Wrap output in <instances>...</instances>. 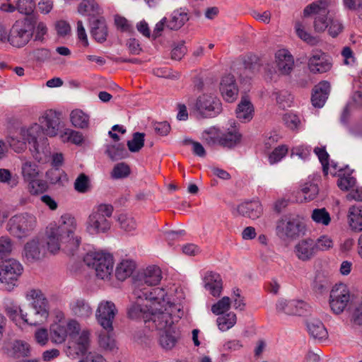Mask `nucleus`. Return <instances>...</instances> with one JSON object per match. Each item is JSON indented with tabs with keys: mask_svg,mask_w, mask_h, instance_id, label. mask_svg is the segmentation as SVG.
<instances>
[{
	"mask_svg": "<svg viewBox=\"0 0 362 362\" xmlns=\"http://www.w3.org/2000/svg\"><path fill=\"white\" fill-rule=\"evenodd\" d=\"M236 315L232 312L221 315L216 320L218 327L222 332H226L232 328L236 324Z\"/></svg>",
	"mask_w": 362,
	"mask_h": 362,
	"instance_id": "nucleus-43",
	"label": "nucleus"
},
{
	"mask_svg": "<svg viewBox=\"0 0 362 362\" xmlns=\"http://www.w3.org/2000/svg\"><path fill=\"white\" fill-rule=\"evenodd\" d=\"M220 92L223 99L228 103H233L236 100L238 88L233 75L226 74L222 77L220 83Z\"/></svg>",
	"mask_w": 362,
	"mask_h": 362,
	"instance_id": "nucleus-20",
	"label": "nucleus"
},
{
	"mask_svg": "<svg viewBox=\"0 0 362 362\" xmlns=\"http://www.w3.org/2000/svg\"><path fill=\"white\" fill-rule=\"evenodd\" d=\"M76 219L69 214L62 215L57 223L50 224L47 228L48 251L55 254L62 250L68 255H74L81 242V238L76 234Z\"/></svg>",
	"mask_w": 362,
	"mask_h": 362,
	"instance_id": "nucleus-1",
	"label": "nucleus"
},
{
	"mask_svg": "<svg viewBox=\"0 0 362 362\" xmlns=\"http://www.w3.org/2000/svg\"><path fill=\"white\" fill-rule=\"evenodd\" d=\"M144 134L136 132L132 140L127 141V146L131 152H138L144 145Z\"/></svg>",
	"mask_w": 362,
	"mask_h": 362,
	"instance_id": "nucleus-50",
	"label": "nucleus"
},
{
	"mask_svg": "<svg viewBox=\"0 0 362 362\" xmlns=\"http://www.w3.org/2000/svg\"><path fill=\"white\" fill-rule=\"evenodd\" d=\"M311 218L315 223L325 226L329 225L331 221L329 214L325 208L314 209Z\"/></svg>",
	"mask_w": 362,
	"mask_h": 362,
	"instance_id": "nucleus-48",
	"label": "nucleus"
},
{
	"mask_svg": "<svg viewBox=\"0 0 362 362\" xmlns=\"http://www.w3.org/2000/svg\"><path fill=\"white\" fill-rule=\"evenodd\" d=\"M308 304L302 300H280L276 304V310L288 315H302L307 311Z\"/></svg>",
	"mask_w": 362,
	"mask_h": 362,
	"instance_id": "nucleus-19",
	"label": "nucleus"
},
{
	"mask_svg": "<svg viewBox=\"0 0 362 362\" xmlns=\"http://www.w3.org/2000/svg\"><path fill=\"white\" fill-rule=\"evenodd\" d=\"M13 250L11 240L6 236L0 238V259H4L9 255Z\"/></svg>",
	"mask_w": 362,
	"mask_h": 362,
	"instance_id": "nucleus-60",
	"label": "nucleus"
},
{
	"mask_svg": "<svg viewBox=\"0 0 362 362\" xmlns=\"http://www.w3.org/2000/svg\"><path fill=\"white\" fill-rule=\"evenodd\" d=\"M21 173L24 179L30 181L37 177L39 174V169L35 163L25 161L22 164Z\"/></svg>",
	"mask_w": 362,
	"mask_h": 362,
	"instance_id": "nucleus-46",
	"label": "nucleus"
},
{
	"mask_svg": "<svg viewBox=\"0 0 362 362\" xmlns=\"http://www.w3.org/2000/svg\"><path fill=\"white\" fill-rule=\"evenodd\" d=\"M25 298L30 303V313H21L23 321L30 325H38L45 322L49 314L47 298L40 289L31 288L26 291Z\"/></svg>",
	"mask_w": 362,
	"mask_h": 362,
	"instance_id": "nucleus-4",
	"label": "nucleus"
},
{
	"mask_svg": "<svg viewBox=\"0 0 362 362\" xmlns=\"http://www.w3.org/2000/svg\"><path fill=\"white\" fill-rule=\"evenodd\" d=\"M330 91V84L326 81H322L316 85L311 97V102L314 107H322L325 105Z\"/></svg>",
	"mask_w": 362,
	"mask_h": 362,
	"instance_id": "nucleus-23",
	"label": "nucleus"
},
{
	"mask_svg": "<svg viewBox=\"0 0 362 362\" xmlns=\"http://www.w3.org/2000/svg\"><path fill=\"white\" fill-rule=\"evenodd\" d=\"M20 135L21 139L26 141V144H28L33 158L38 162L45 160L50 153V149L42 127L34 123L28 127H22L20 129Z\"/></svg>",
	"mask_w": 362,
	"mask_h": 362,
	"instance_id": "nucleus-3",
	"label": "nucleus"
},
{
	"mask_svg": "<svg viewBox=\"0 0 362 362\" xmlns=\"http://www.w3.org/2000/svg\"><path fill=\"white\" fill-rule=\"evenodd\" d=\"M135 269V264L132 260H123L116 267L115 276L119 281H124L130 276Z\"/></svg>",
	"mask_w": 362,
	"mask_h": 362,
	"instance_id": "nucleus-36",
	"label": "nucleus"
},
{
	"mask_svg": "<svg viewBox=\"0 0 362 362\" xmlns=\"http://www.w3.org/2000/svg\"><path fill=\"white\" fill-rule=\"evenodd\" d=\"M24 252L26 259L30 262L40 259L45 253L40 242L35 240H32L25 244Z\"/></svg>",
	"mask_w": 362,
	"mask_h": 362,
	"instance_id": "nucleus-33",
	"label": "nucleus"
},
{
	"mask_svg": "<svg viewBox=\"0 0 362 362\" xmlns=\"http://www.w3.org/2000/svg\"><path fill=\"white\" fill-rule=\"evenodd\" d=\"M39 124L45 136L51 137L57 135L60 127V114L52 109L44 111L40 116Z\"/></svg>",
	"mask_w": 362,
	"mask_h": 362,
	"instance_id": "nucleus-17",
	"label": "nucleus"
},
{
	"mask_svg": "<svg viewBox=\"0 0 362 362\" xmlns=\"http://www.w3.org/2000/svg\"><path fill=\"white\" fill-rule=\"evenodd\" d=\"M241 138L242 135L239 131L232 127L227 132L220 134L218 144L224 148H232L240 142Z\"/></svg>",
	"mask_w": 362,
	"mask_h": 362,
	"instance_id": "nucleus-28",
	"label": "nucleus"
},
{
	"mask_svg": "<svg viewBox=\"0 0 362 362\" xmlns=\"http://www.w3.org/2000/svg\"><path fill=\"white\" fill-rule=\"evenodd\" d=\"M84 262L89 268L95 271L98 278L107 279L113 272V257L104 252H90L85 258Z\"/></svg>",
	"mask_w": 362,
	"mask_h": 362,
	"instance_id": "nucleus-7",
	"label": "nucleus"
},
{
	"mask_svg": "<svg viewBox=\"0 0 362 362\" xmlns=\"http://www.w3.org/2000/svg\"><path fill=\"white\" fill-rule=\"evenodd\" d=\"M183 313L177 305L169 302H161L156 304L151 311L149 317L150 322H147V327H154L159 332L168 329L172 327L175 321L182 317Z\"/></svg>",
	"mask_w": 362,
	"mask_h": 362,
	"instance_id": "nucleus-5",
	"label": "nucleus"
},
{
	"mask_svg": "<svg viewBox=\"0 0 362 362\" xmlns=\"http://www.w3.org/2000/svg\"><path fill=\"white\" fill-rule=\"evenodd\" d=\"M237 118L242 122H250L254 115V107L247 97H242L235 110Z\"/></svg>",
	"mask_w": 362,
	"mask_h": 362,
	"instance_id": "nucleus-27",
	"label": "nucleus"
},
{
	"mask_svg": "<svg viewBox=\"0 0 362 362\" xmlns=\"http://www.w3.org/2000/svg\"><path fill=\"white\" fill-rule=\"evenodd\" d=\"M348 218L350 227L356 231H362V209L359 206H352L349 209Z\"/></svg>",
	"mask_w": 362,
	"mask_h": 362,
	"instance_id": "nucleus-34",
	"label": "nucleus"
},
{
	"mask_svg": "<svg viewBox=\"0 0 362 362\" xmlns=\"http://www.w3.org/2000/svg\"><path fill=\"white\" fill-rule=\"evenodd\" d=\"M237 211L239 214L255 220L262 215L263 210L259 201H251L238 205Z\"/></svg>",
	"mask_w": 362,
	"mask_h": 362,
	"instance_id": "nucleus-25",
	"label": "nucleus"
},
{
	"mask_svg": "<svg viewBox=\"0 0 362 362\" xmlns=\"http://www.w3.org/2000/svg\"><path fill=\"white\" fill-rule=\"evenodd\" d=\"M315 243L316 252H317L319 250L326 251L333 247L332 240L326 235L320 237L316 241H315Z\"/></svg>",
	"mask_w": 362,
	"mask_h": 362,
	"instance_id": "nucleus-64",
	"label": "nucleus"
},
{
	"mask_svg": "<svg viewBox=\"0 0 362 362\" xmlns=\"http://www.w3.org/2000/svg\"><path fill=\"white\" fill-rule=\"evenodd\" d=\"M72 313L81 318H87L93 313V310L84 299H76L70 303Z\"/></svg>",
	"mask_w": 362,
	"mask_h": 362,
	"instance_id": "nucleus-32",
	"label": "nucleus"
},
{
	"mask_svg": "<svg viewBox=\"0 0 362 362\" xmlns=\"http://www.w3.org/2000/svg\"><path fill=\"white\" fill-rule=\"evenodd\" d=\"M70 120L71 124L76 128L85 129L89 125V116L79 109L71 111Z\"/></svg>",
	"mask_w": 362,
	"mask_h": 362,
	"instance_id": "nucleus-38",
	"label": "nucleus"
},
{
	"mask_svg": "<svg viewBox=\"0 0 362 362\" xmlns=\"http://www.w3.org/2000/svg\"><path fill=\"white\" fill-rule=\"evenodd\" d=\"M177 341V337L175 335L173 328L165 329L159 333V344L165 350L173 349Z\"/></svg>",
	"mask_w": 362,
	"mask_h": 362,
	"instance_id": "nucleus-35",
	"label": "nucleus"
},
{
	"mask_svg": "<svg viewBox=\"0 0 362 362\" xmlns=\"http://www.w3.org/2000/svg\"><path fill=\"white\" fill-rule=\"evenodd\" d=\"M67 337V329L64 325L54 324L50 327L49 337L55 344L63 343Z\"/></svg>",
	"mask_w": 362,
	"mask_h": 362,
	"instance_id": "nucleus-40",
	"label": "nucleus"
},
{
	"mask_svg": "<svg viewBox=\"0 0 362 362\" xmlns=\"http://www.w3.org/2000/svg\"><path fill=\"white\" fill-rule=\"evenodd\" d=\"M314 152L318 156V158L322 165V170L325 175L328 174L329 170V154L324 148L317 147Z\"/></svg>",
	"mask_w": 362,
	"mask_h": 362,
	"instance_id": "nucleus-63",
	"label": "nucleus"
},
{
	"mask_svg": "<svg viewBox=\"0 0 362 362\" xmlns=\"http://www.w3.org/2000/svg\"><path fill=\"white\" fill-rule=\"evenodd\" d=\"M162 279L160 269L156 266H150L139 274L133 283V294L138 298H145L148 302L156 301L158 304L164 303L166 291L162 288L151 286L157 285Z\"/></svg>",
	"mask_w": 362,
	"mask_h": 362,
	"instance_id": "nucleus-2",
	"label": "nucleus"
},
{
	"mask_svg": "<svg viewBox=\"0 0 362 362\" xmlns=\"http://www.w3.org/2000/svg\"><path fill=\"white\" fill-rule=\"evenodd\" d=\"M222 111L220 100L212 94L199 95L192 109V112L197 118H211L219 115Z\"/></svg>",
	"mask_w": 362,
	"mask_h": 362,
	"instance_id": "nucleus-11",
	"label": "nucleus"
},
{
	"mask_svg": "<svg viewBox=\"0 0 362 362\" xmlns=\"http://www.w3.org/2000/svg\"><path fill=\"white\" fill-rule=\"evenodd\" d=\"M288 148L286 146L281 145L275 148L269 156V162L270 164H274L280 161L287 153Z\"/></svg>",
	"mask_w": 362,
	"mask_h": 362,
	"instance_id": "nucleus-55",
	"label": "nucleus"
},
{
	"mask_svg": "<svg viewBox=\"0 0 362 362\" xmlns=\"http://www.w3.org/2000/svg\"><path fill=\"white\" fill-rule=\"evenodd\" d=\"M101 11L95 0H83L78 7V12L81 15L95 16L101 13Z\"/></svg>",
	"mask_w": 362,
	"mask_h": 362,
	"instance_id": "nucleus-42",
	"label": "nucleus"
},
{
	"mask_svg": "<svg viewBox=\"0 0 362 362\" xmlns=\"http://www.w3.org/2000/svg\"><path fill=\"white\" fill-rule=\"evenodd\" d=\"M117 313L115 305L112 301H102L95 313L96 320L104 329L113 331L112 322Z\"/></svg>",
	"mask_w": 362,
	"mask_h": 362,
	"instance_id": "nucleus-16",
	"label": "nucleus"
},
{
	"mask_svg": "<svg viewBox=\"0 0 362 362\" xmlns=\"http://www.w3.org/2000/svg\"><path fill=\"white\" fill-rule=\"evenodd\" d=\"M22 271V265L16 259H11L3 262L0 265V282L4 284L6 290H12L16 286Z\"/></svg>",
	"mask_w": 362,
	"mask_h": 362,
	"instance_id": "nucleus-13",
	"label": "nucleus"
},
{
	"mask_svg": "<svg viewBox=\"0 0 362 362\" xmlns=\"http://www.w3.org/2000/svg\"><path fill=\"white\" fill-rule=\"evenodd\" d=\"M308 66L313 74H322L332 68L330 58L322 51L314 52L309 57Z\"/></svg>",
	"mask_w": 362,
	"mask_h": 362,
	"instance_id": "nucleus-18",
	"label": "nucleus"
},
{
	"mask_svg": "<svg viewBox=\"0 0 362 362\" xmlns=\"http://www.w3.org/2000/svg\"><path fill=\"white\" fill-rule=\"evenodd\" d=\"M130 173L129 165L125 163H119L114 166L110 175L112 178L118 180L128 177Z\"/></svg>",
	"mask_w": 362,
	"mask_h": 362,
	"instance_id": "nucleus-47",
	"label": "nucleus"
},
{
	"mask_svg": "<svg viewBox=\"0 0 362 362\" xmlns=\"http://www.w3.org/2000/svg\"><path fill=\"white\" fill-rule=\"evenodd\" d=\"M105 153L112 160H121L127 155L124 145L120 143L107 145Z\"/></svg>",
	"mask_w": 362,
	"mask_h": 362,
	"instance_id": "nucleus-41",
	"label": "nucleus"
},
{
	"mask_svg": "<svg viewBox=\"0 0 362 362\" xmlns=\"http://www.w3.org/2000/svg\"><path fill=\"white\" fill-rule=\"evenodd\" d=\"M62 177L66 178V175L57 168L50 169L46 173V178L51 184H61Z\"/></svg>",
	"mask_w": 362,
	"mask_h": 362,
	"instance_id": "nucleus-57",
	"label": "nucleus"
},
{
	"mask_svg": "<svg viewBox=\"0 0 362 362\" xmlns=\"http://www.w3.org/2000/svg\"><path fill=\"white\" fill-rule=\"evenodd\" d=\"M90 187L88 177L83 173L80 174L74 182V189L80 193L86 192Z\"/></svg>",
	"mask_w": 362,
	"mask_h": 362,
	"instance_id": "nucleus-54",
	"label": "nucleus"
},
{
	"mask_svg": "<svg viewBox=\"0 0 362 362\" xmlns=\"http://www.w3.org/2000/svg\"><path fill=\"white\" fill-rule=\"evenodd\" d=\"M90 34L98 42L103 43L107 40L108 31L103 17L90 21Z\"/></svg>",
	"mask_w": 362,
	"mask_h": 362,
	"instance_id": "nucleus-26",
	"label": "nucleus"
},
{
	"mask_svg": "<svg viewBox=\"0 0 362 362\" xmlns=\"http://www.w3.org/2000/svg\"><path fill=\"white\" fill-rule=\"evenodd\" d=\"M204 288L214 297L221 295L223 283L221 276L215 272H207L204 278Z\"/></svg>",
	"mask_w": 362,
	"mask_h": 362,
	"instance_id": "nucleus-24",
	"label": "nucleus"
},
{
	"mask_svg": "<svg viewBox=\"0 0 362 362\" xmlns=\"http://www.w3.org/2000/svg\"><path fill=\"white\" fill-rule=\"evenodd\" d=\"M301 192L304 195V199L310 201L315 198L316 195L318 194L319 189L317 185L315 184L305 183L302 187Z\"/></svg>",
	"mask_w": 362,
	"mask_h": 362,
	"instance_id": "nucleus-61",
	"label": "nucleus"
},
{
	"mask_svg": "<svg viewBox=\"0 0 362 362\" xmlns=\"http://www.w3.org/2000/svg\"><path fill=\"white\" fill-rule=\"evenodd\" d=\"M113 206L111 204H101L95 207L86 221V230L90 234L107 232L111 227L110 221Z\"/></svg>",
	"mask_w": 362,
	"mask_h": 362,
	"instance_id": "nucleus-6",
	"label": "nucleus"
},
{
	"mask_svg": "<svg viewBox=\"0 0 362 362\" xmlns=\"http://www.w3.org/2000/svg\"><path fill=\"white\" fill-rule=\"evenodd\" d=\"M330 284L331 283L328 277L318 273L315 275L312 283V289L317 294H323L327 291Z\"/></svg>",
	"mask_w": 362,
	"mask_h": 362,
	"instance_id": "nucleus-39",
	"label": "nucleus"
},
{
	"mask_svg": "<svg viewBox=\"0 0 362 362\" xmlns=\"http://www.w3.org/2000/svg\"><path fill=\"white\" fill-rule=\"evenodd\" d=\"M35 25L29 18L16 21L8 33V42L14 47L25 46L34 35Z\"/></svg>",
	"mask_w": 362,
	"mask_h": 362,
	"instance_id": "nucleus-10",
	"label": "nucleus"
},
{
	"mask_svg": "<svg viewBox=\"0 0 362 362\" xmlns=\"http://www.w3.org/2000/svg\"><path fill=\"white\" fill-rule=\"evenodd\" d=\"M47 187L45 181L35 178L29 181L28 190L32 194H38L45 192Z\"/></svg>",
	"mask_w": 362,
	"mask_h": 362,
	"instance_id": "nucleus-56",
	"label": "nucleus"
},
{
	"mask_svg": "<svg viewBox=\"0 0 362 362\" xmlns=\"http://www.w3.org/2000/svg\"><path fill=\"white\" fill-rule=\"evenodd\" d=\"M37 218L30 213H21L9 218L6 229L9 233L18 238L28 237L37 226Z\"/></svg>",
	"mask_w": 362,
	"mask_h": 362,
	"instance_id": "nucleus-8",
	"label": "nucleus"
},
{
	"mask_svg": "<svg viewBox=\"0 0 362 362\" xmlns=\"http://www.w3.org/2000/svg\"><path fill=\"white\" fill-rule=\"evenodd\" d=\"M98 341L99 346L106 352L115 353L117 351L113 331H101L98 334Z\"/></svg>",
	"mask_w": 362,
	"mask_h": 362,
	"instance_id": "nucleus-30",
	"label": "nucleus"
},
{
	"mask_svg": "<svg viewBox=\"0 0 362 362\" xmlns=\"http://www.w3.org/2000/svg\"><path fill=\"white\" fill-rule=\"evenodd\" d=\"M275 63L278 71L284 75H288L294 67V59L287 49H279L275 54Z\"/></svg>",
	"mask_w": 362,
	"mask_h": 362,
	"instance_id": "nucleus-22",
	"label": "nucleus"
},
{
	"mask_svg": "<svg viewBox=\"0 0 362 362\" xmlns=\"http://www.w3.org/2000/svg\"><path fill=\"white\" fill-rule=\"evenodd\" d=\"M230 307V299L229 297L225 296L212 305L211 311L214 314L219 315L228 311Z\"/></svg>",
	"mask_w": 362,
	"mask_h": 362,
	"instance_id": "nucleus-52",
	"label": "nucleus"
},
{
	"mask_svg": "<svg viewBox=\"0 0 362 362\" xmlns=\"http://www.w3.org/2000/svg\"><path fill=\"white\" fill-rule=\"evenodd\" d=\"M117 221L119 228L126 233H134L137 228V223L134 217L130 214H121L118 215Z\"/></svg>",
	"mask_w": 362,
	"mask_h": 362,
	"instance_id": "nucleus-37",
	"label": "nucleus"
},
{
	"mask_svg": "<svg viewBox=\"0 0 362 362\" xmlns=\"http://www.w3.org/2000/svg\"><path fill=\"white\" fill-rule=\"evenodd\" d=\"M5 312L8 317L16 324L21 320H23L21 313H24L20 306L13 301H8L5 305Z\"/></svg>",
	"mask_w": 362,
	"mask_h": 362,
	"instance_id": "nucleus-45",
	"label": "nucleus"
},
{
	"mask_svg": "<svg viewBox=\"0 0 362 362\" xmlns=\"http://www.w3.org/2000/svg\"><path fill=\"white\" fill-rule=\"evenodd\" d=\"M219 138V131L214 127L206 129L202 134V139L209 146H214L218 144Z\"/></svg>",
	"mask_w": 362,
	"mask_h": 362,
	"instance_id": "nucleus-49",
	"label": "nucleus"
},
{
	"mask_svg": "<svg viewBox=\"0 0 362 362\" xmlns=\"http://www.w3.org/2000/svg\"><path fill=\"white\" fill-rule=\"evenodd\" d=\"M60 136L63 141H71L77 145L81 144L83 140L81 133L69 129L62 134Z\"/></svg>",
	"mask_w": 362,
	"mask_h": 362,
	"instance_id": "nucleus-51",
	"label": "nucleus"
},
{
	"mask_svg": "<svg viewBox=\"0 0 362 362\" xmlns=\"http://www.w3.org/2000/svg\"><path fill=\"white\" fill-rule=\"evenodd\" d=\"M19 136H21L19 134ZM8 143L11 148H12L16 152L21 153L26 149V141L21 139V136H10L8 138Z\"/></svg>",
	"mask_w": 362,
	"mask_h": 362,
	"instance_id": "nucleus-62",
	"label": "nucleus"
},
{
	"mask_svg": "<svg viewBox=\"0 0 362 362\" xmlns=\"http://www.w3.org/2000/svg\"><path fill=\"white\" fill-rule=\"evenodd\" d=\"M303 223L295 216H284L276 222V232L281 238L296 239L304 233Z\"/></svg>",
	"mask_w": 362,
	"mask_h": 362,
	"instance_id": "nucleus-12",
	"label": "nucleus"
},
{
	"mask_svg": "<svg viewBox=\"0 0 362 362\" xmlns=\"http://www.w3.org/2000/svg\"><path fill=\"white\" fill-rule=\"evenodd\" d=\"M90 331L85 329L81 332L77 339L78 349L82 354H84L89 347L90 341Z\"/></svg>",
	"mask_w": 362,
	"mask_h": 362,
	"instance_id": "nucleus-59",
	"label": "nucleus"
},
{
	"mask_svg": "<svg viewBox=\"0 0 362 362\" xmlns=\"http://www.w3.org/2000/svg\"><path fill=\"white\" fill-rule=\"evenodd\" d=\"M295 30L298 37L308 44L310 45H315L318 43L319 40L316 37L311 35L305 30V27L302 22H296Z\"/></svg>",
	"mask_w": 362,
	"mask_h": 362,
	"instance_id": "nucleus-44",
	"label": "nucleus"
},
{
	"mask_svg": "<svg viewBox=\"0 0 362 362\" xmlns=\"http://www.w3.org/2000/svg\"><path fill=\"white\" fill-rule=\"evenodd\" d=\"M136 298V302L132 304L127 310L128 317L132 320H143L145 324L150 322L149 317L153 306L158 304V302H148L145 298Z\"/></svg>",
	"mask_w": 362,
	"mask_h": 362,
	"instance_id": "nucleus-15",
	"label": "nucleus"
},
{
	"mask_svg": "<svg viewBox=\"0 0 362 362\" xmlns=\"http://www.w3.org/2000/svg\"><path fill=\"white\" fill-rule=\"evenodd\" d=\"M189 17L187 13L184 8L175 10L170 16V19L168 21L166 28L172 30H177L188 21Z\"/></svg>",
	"mask_w": 362,
	"mask_h": 362,
	"instance_id": "nucleus-31",
	"label": "nucleus"
},
{
	"mask_svg": "<svg viewBox=\"0 0 362 362\" xmlns=\"http://www.w3.org/2000/svg\"><path fill=\"white\" fill-rule=\"evenodd\" d=\"M330 0H318L305 7L303 16L314 15L313 28L316 33H323L329 26L330 18L329 6Z\"/></svg>",
	"mask_w": 362,
	"mask_h": 362,
	"instance_id": "nucleus-9",
	"label": "nucleus"
},
{
	"mask_svg": "<svg viewBox=\"0 0 362 362\" xmlns=\"http://www.w3.org/2000/svg\"><path fill=\"white\" fill-rule=\"evenodd\" d=\"M350 300V291L344 284H335L330 291L329 307L337 315L341 313L345 310Z\"/></svg>",
	"mask_w": 362,
	"mask_h": 362,
	"instance_id": "nucleus-14",
	"label": "nucleus"
},
{
	"mask_svg": "<svg viewBox=\"0 0 362 362\" xmlns=\"http://www.w3.org/2000/svg\"><path fill=\"white\" fill-rule=\"evenodd\" d=\"M12 349L14 356L18 358L27 356L30 351L28 344L22 341H14Z\"/></svg>",
	"mask_w": 362,
	"mask_h": 362,
	"instance_id": "nucleus-58",
	"label": "nucleus"
},
{
	"mask_svg": "<svg viewBox=\"0 0 362 362\" xmlns=\"http://www.w3.org/2000/svg\"><path fill=\"white\" fill-rule=\"evenodd\" d=\"M339 179L337 180V185L341 189L344 191L349 190L356 184V179L352 177L350 174L342 175L341 173L339 174Z\"/></svg>",
	"mask_w": 362,
	"mask_h": 362,
	"instance_id": "nucleus-53",
	"label": "nucleus"
},
{
	"mask_svg": "<svg viewBox=\"0 0 362 362\" xmlns=\"http://www.w3.org/2000/svg\"><path fill=\"white\" fill-rule=\"evenodd\" d=\"M307 328L310 336L315 339L322 341L328 337V332L325 325L318 319L310 318L308 320Z\"/></svg>",
	"mask_w": 362,
	"mask_h": 362,
	"instance_id": "nucleus-29",
	"label": "nucleus"
},
{
	"mask_svg": "<svg viewBox=\"0 0 362 362\" xmlns=\"http://www.w3.org/2000/svg\"><path fill=\"white\" fill-rule=\"evenodd\" d=\"M315 245V240L311 238L301 240L295 245L294 253L298 259L309 261L317 254Z\"/></svg>",
	"mask_w": 362,
	"mask_h": 362,
	"instance_id": "nucleus-21",
	"label": "nucleus"
}]
</instances>
